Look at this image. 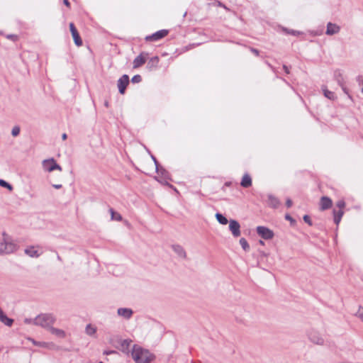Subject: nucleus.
I'll list each match as a JSON object with an SVG mask.
<instances>
[{
	"label": "nucleus",
	"instance_id": "f257e3e1",
	"mask_svg": "<svg viewBox=\"0 0 363 363\" xmlns=\"http://www.w3.org/2000/svg\"><path fill=\"white\" fill-rule=\"evenodd\" d=\"M131 355L136 363H150L155 358V355L149 350L138 345H133Z\"/></svg>",
	"mask_w": 363,
	"mask_h": 363
},
{
	"label": "nucleus",
	"instance_id": "f03ea898",
	"mask_svg": "<svg viewBox=\"0 0 363 363\" xmlns=\"http://www.w3.org/2000/svg\"><path fill=\"white\" fill-rule=\"evenodd\" d=\"M55 320L56 319L52 314L43 313L38 315L33 320V324L49 330L50 327H51L55 322Z\"/></svg>",
	"mask_w": 363,
	"mask_h": 363
},
{
	"label": "nucleus",
	"instance_id": "7ed1b4c3",
	"mask_svg": "<svg viewBox=\"0 0 363 363\" xmlns=\"http://www.w3.org/2000/svg\"><path fill=\"white\" fill-rule=\"evenodd\" d=\"M16 245L10 242L5 233L0 235V254H9L14 252Z\"/></svg>",
	"mask_w": 363,
	"mask_h": 363
},
{
	"label": "nucleus",
	"instance_id": "20e7f679",
	"mask_svg": "<svg viewBox=\"0 0 363 363\" xmlns=\"http://www.w3.org/2000/svg\"><path fill=\"white\" fill-rule=\"evenodd\" d=\"M307 336L309 340L315 345H323L325 343V339L320 333L316 330L311 329L307 333Z\"/></svg>",
	"mask_w": 363,
	"mask_h": 363
},
{
	"label": "nucleus",
	"instance_id": "39448f33",
	"mask_svg": "<svg viewBox=\"0 0 363 363\" xmlns=\"http://www.w3.org/2000/svg\"><path fill=\"white\" fill-rule=\"evenodd\" d=\"M256 231L257 233L264 240L272 239L274 236V232L265 226H257Z\"/></svg>",
	"mask_w": 363,
	"mask_h": 363
},
{
	"label": "nucleus",
	"instance_id": "423d86ee",
	"mask_svg": "<svg viewBox=\"0 0 363 363\" xmlns=\"http://www.w3.org/2000/svg\"><path fill=\"white\" fill-rule=\"evenodd\" d=\"M43 167L47 172H52L55 169L62 170V167L57 164L54 159L45 160L43 162Z\"/></svg>",
	"mask_w": 363,
	"mask_h": 363
},
{
	"label": "nucleus",
	"instance_id": "0eeeda50",
	"mask_svg": "<svg viewBox=\"0 0 363 363\" xmlns=\"http://www.w3.org/2000/svg\"><path fill=\"white\" fill-rule=\"evenodd\" d=\"M130 79L128 74H123L121 77H120L117 82V86L118 88V91L121 94H124L125 92V89L129 84Z\"/></svg>",
	"mask_w": 363,
	"mask_h": 363
},
{
	"label": "nucleus",
	"instance_id": "6e6552de",
	"mask_svg": "<svg viewBox=\"0 0 363 363\" xmlns=\"http://www.w3.org/2000/svg\"><path fill=\"white\" fill-rule=\"evenodd\" d=\"M147 57H148L147 52H141L138 56H137L133 60V67L134 69L140 67L142 65H143L146 62Z\"/></svg>",
	"mask_w": 363,
	"mask_h": 363
},
{
	"label": "nucleus",
	"instance_id": "1a4fd4ad",
	"mask_svg": "<svg viewBox=\"0 0 363 363\" xmlns=\"http://www.w3.org/2000/svg\"><path fill=\"white\" fill-rule=\"evenodd\" d=\"M229 229L235 238L239 237L241 234L240 225L235 220L231 219L229 220Z\"/></svg>",
	"mask_w": 363,
	"mask_h": 363
},
{
	"label": "nucleus",
	"instance_id": "9d476101",
	"mask_svg": "<svg viewBox=\"0 0 363 363\" xmlns=\"http://www.w3.org/2000/svg\"><path fill=\"white\" fill-rule=\"evenodd\" d=\"M168 33L169 32L167 30H164V29L160 30L155 32L152 35L146 36L145 40L147 41H157L158 40H160V39L164 38L168 34Z\"/></svg>",
	"mask_w": 363,
	"mask_h": 363
},
{
	"label": "nucleus",
	"instance_id": "9b49d317",
	"mask_svg": "<svg viewBox=\"0 0 363 363\" xmlns=\"http://www.w3.org/2000/svg\"><path fill=\"white\" fill-rule=\"evenodd\" d=\"M69 29L72 33V35L73 37L74 43L77 46H81L82 45V39L79 36V34L73 23H69Z\"/></svg>",
	"mask_w": 363,
	"mask_h": 363
},
{
	"label": "nucleus",
	"instance_id": "f8f14e48",
	"mask_svg": "<svg viewBox=\"0 0 363 363\" xmlns=\"http://www.w3.org/2000/svg\"><path fill=\"white\" fill-rule=\"evenodd\" d=\"M333 206V201L329 197L324 196L320 200V210L323 211L330 208Z\"/></svg>",
	"mask_w": 363,
	"mask_h": 363
},
{
	"label": "nucleus",
	"instance_id": "ddd939ff",
	"mask_svg": "<svg viewBox=\"0 0 363 363\" xmlns=\"http://www.w3.org/2000/svg\"><path fill=\"white\" fill-rule=\"evenodd\" d=\"M159 62H160L159 57L154 56V57H151L147 62L146 69L149 72L155 70L158 67Z\"/></svg>",
	"mask_w": 363,
	"mask_h": 363
},
{
	"label": "nucleus",
	"instance_id": "4468645a",
	"mask_svg": "<svg viewBox=\"0 0 363 363\" xmlns=\"http://www.w3.org/2000/svg\"><path fill=\"white\" fill-rule=\"evenodd\" d=\"M340 30V27L335 23H333L329 22L327 24V29L325 34L328 35H333L334 34L338 33Z\"/></svg>",
	"mask_w": 363,
	"mask_h": 363
},
{
	"label": "nucleus",
	"instance_id": "2eb2a0df",
	"mask_svg": "<svg viewBox=\"0 0 363 363\" xmlns=\"http://www.w3.org/2000/svg\"><path fill=\"white\" fill-rule=\"evenodd\" d=\"M131 342H132V340H128V339H125V340L118 339V342L120 344V346H121L120 350L123 352L128 353L129 347H130V345Z\"/></svg>",
	"mask_w": 363,
	"mask_h": 363
},
{
	"label": "nucleus",
	"instance_id": "dca6fc26",
	"mask_svg": "<svg viewBox=\"0 0 363 363\" xmlns=\"http://www.w3.org/2000/svg\"><path fill=\"white\" fill-rule=\"evenodd\" d=\"M117 313L118 315L122 316L125 319H130L133 312L130 308H120L118 309Z\"/></svg>",
	"mask_w": 363,
	"mask_h": 363
},
{
	"label": "nucleus",
	"instance_id": "f3484780",
	"mask_svg": "<svg viewBox=\"0 0 363 363\" xmlns=\"http://www.w3.org/2000/svg\"><path fill=\"white\" fill-rule=\"evenodd\" d=\"M25 253L30 257L37 258L40 257L41 252H39L38 250L34 246H30L25 249Z\"/></svg>",
	"mask_w": 363,
	"mask_h": 363
},
{
	"label": "nucleus",
	"instance_id": "a211bd4d",
	"mask_svg": "<svg viewBox=\"0 0 363 363\" xmlns=\"http://www.w3.org/2000/svg\"><path fill=\"white\" fill-rule=\"evenodd\" d=\"M48 330L52 335H55L58 338H65L66 337L65 332L62 329L56 328L51 326L50 327Z\"/></svg>",
	"mask_w": 363,
	"mask_h": 363
},
{
	"label": "nucleus",
	"instance_id": "6ab92c4d",
	"mask_svg": "<svg viewBox=\"0 0 363 363\" xmlns=\"http://www.w3.org/2000/svg\"><path fill=\"white\" fill-rule=\"evenodd\" d=\"M0 321L4 325L11 327L13 323V320L7 317L2 309L0 308Z\"/></svg>",
	"mask_w": 363,
	"mask_h": 363
},
{
	"label": "nucleus",
	"instance_id": "aec40b11",
	"mask_svg": "<svg viewBox=\"0 0 363 363\" xmlns=\"http://www.w3.org/2000/svg\"><path fill=\"white\" fill-rule=\"evenodd\" d=\"M172 250L175 253L177 254L178 256H179L182 258H186V253L184 250V247L179 245H173L172 246Z\"/></svg>",
	"mask_w": 363,
	"mask_h": 363
},
{
	"label": "nucleus",
	"instance_id": "412c9836",
	"mask_svg": "<svg viewBox=\"0 0 363 363\" xmlns=\"http://www.w3.org/2000/svg\"><path fill=\"white\" fill-rule=\"evenodd\" d=\"M333 213L334 217V223L336 225H338L342 219V216L344 215V211L342 209H339L337 211L333 209Z\"/></svg>",
	"mask_w": 363,
	"mask_h": 363
},
{
	"label": "nucleus",
	"instance_id": "4be33fe9",
	"mask_svg": "<svg viewBox=\"0 0 363 363\" xmlns=\"http://www.w3.org/2000/svg\"><path fill=\"white\" fill-rule=\"evenodd\" d=\"M240 185L244 188H248L252 186V179L248 174H244Z\"/></svg>",
	"mask_w": 363,
	"mask_h": 363
},
{
	"label": "nucleus",
	"instance_id": "5701e85b",
	"mask_svg": "<svg viewBox=\"0 0 363 363\" xmlns=\"http://www.w3.org/2000/svg\"><path fill=\"white\" fill-rule=\"evenodd\" d=\"M335 79L337 80L338 84L342 87L343 91L345 94H348L347 90L346 87L344 86V84H343V77H342V74L340 72H335Z\"/></svg>",
	"mask_w": 363,
	"mask_h": 363
},
{
	"label": "nucleus",
	"instance_id": "b1692460",
	"mask_svg": "<svg viewBox=\"0 0 363 363\" xmlns=\"http://www.w3.org/2000/svg\"><path fill=\"white\" fill-rule=\"evenodd\" d=\"M268 198H269V205L271 207H272L274 208H277L279 206L280 201L277 197H275L272 195H269Z\"/></svg>",
	"mask_w": 363,
	"mask_h": 363
},
{
	"label": "nucleus",
	"instance_id": "393cba45",
	"mask_svg": "<svg viewBox=\"0 0 363 363\" xmlns=\"http://www.w3.org/2000/svg\"><path fill=\"white\" fill-rule=\"evenodd\" d=\"M216 218L218 222L222 225H226L228 223H229V221L226 218V217L220 213H217L216 214Z\"/></svg>",
	"mask_w": 363,
	"mask_h": 363
},
{
	"label": "nucleus",
	"instance_id": "a878e982",
	"mask_svg": "<svg viewBox=\"0 0 363 363\" xmlns=\"http://www.w3.org/2000/svg\"><path fill=\"white\" fill-rule=\"evenodd\" d=\"M109 211H110L112 220H116L118 221L122 220V216L120 213L114 211V210L113 208H110Z\"/></svg>",
	"mask_w": 363,
	"mask_h": 363
},
{
	"label": "nucleus",
	"instance_id": "bb28decb",
	"mask_svg": "<svg viewBox=\"0 0 363 363\" xmlns=\"http://www.w3.org/2000/svg\"><path fill=\"white\" fill-rule=\"evenodd\" d=\"M240 244L242 247V248L245 251L248 252L250 249V245L247 241V240L244 238H242L240 239Z\"/></svg>",
	"mask_w": 363,
	"mask_h": 363
},
{
	"label": "nucleus",
	"instance_id": "cd10ccee",
	"mask_svg": "<svg viewBox=\"0 0 363 363\" xmlns=\"http://www.w3.org/2000/svg\"><path fill=\"white\" fill-rule=\"evenodd\" d=\"M323 94H324V96L330 99V100H335L336 99V96H335V94L334 92L333 91H330L329 90H328L327 89H323Z\"/></svg>",
	"mask_w": 363,
	"mask_h": 363
},
{
	"label": "nucleus",
	"instance_id": "c85d7f7f",
	"mask_svg": "<svg viewBox=\"0 0 363 363\" xmlns=\"http://www.w3.org/2000/svg\"><path fill=\"white\" fill-rule=\"evenodd\" d=\"M0 186L8 189L9 191L13 190V186L4 179H0Z\"/></svg>",
	"mask_w": 363,
	"mask_h": 363
},
{
	"label": "nucleus",
	"instance_id": "c756f323",
	"mask_svg": "<svg viewBox=\"0 0 363 363\" xmlns=\"http://www.w3.org/2000/svg\"><path fill=\"white\" fill-rule=\"evenodd\" d=\"M287 34H290V35H294V36H296V35H301L302 33L300 32V31H298V30H291V29H287V28H284V30Z\"/></svg>",
	"mask_w": 363,
	"mask_h": 363
},
{
	"label": "nucleus",
	"instance_id": "7c9ffc66",
	"mask_svg": "<svg viewBox=\"0 0 363 363\" xmlns=\"http://www.w3.org/2000/svg\"><path fill=\"white\" fill-rule=\"evenodd\" d=\"M131 82L133 84L140 83L142 82V77L140 74H135L132 77Z\"/></svg>",
	"mask_w": 363,
	"mask_h": 363
},
{
	"label": "nucleus",
	"instance_id": "2f4dec72",
	"mask_svg": "<svg viewBox=\"0 0 363 363\" xmlns=\"http://www.w3.org/2000/svg\"><path fill=\"white\" fill-rule=\"evenodd\" d=\"M20 130H21L20 127L18 125H16L11 130V135L13 137H16L19 135Z\"/></svg>",
	"mask_w": 363,
	"mask_h": 363
},
{
	"label": "nucleus",
	"instance_id": "473e14b6",
	"mask_svg": "<svg viewBox=\"0 0 363 363\" xmlns=\"http://www.w3.org/2000/svg\"><path fill=\"white\" fill-rule=\"evenodd\" d=\"M345 202L343 199H341V200H339L337 203H336V206L339 208V209H344V208L345 207Z\"/></svg>",
	"mask_w": 363,
	"mask_h": 363
},
{
	"label": "nucleus",
	"instance_id": "72a5a7b5",
	"mask_svg": "<svg viewBox=\"0 0 363 363\" xmlns=\"http://www.w3.org/2000/svg\"><path fill=\"white\" fill-rule=\"evenodd\" d=\"M285 219L290 221L291 225H294L296 223V220L294 219L289 214L285 215Z\"/></svg>",
	"mask_w": 363,
	"mask_h": 363
},
{
	"label": "nucleus",
	"instance_id": "f704fd0d",
	"mask_svg": "<svg viewBox=\"0 0 363 363\" xmlns=\"http://www.w3.org/2000/svg\"><path fill=\"white\" fill-rule=\"evenodd\" d=\"M303 219L309 225L311 226L313 225L312 220H311V218H310V216L308 215L303 216Z\"/></svg>",
	"mask_w": 363,
	"mask_h": 363
},
{
	"label": "nucleus",
	"instance_id": "c9c22d12",
	"mask_svg": "<svg viewBox=\"0 0 363 363\" xmlns=\"http://www.w3.org/2000/svg\"><path fill=\"white\" fill-rule=\"evenodd\" d=\"M155 164V167H156V171L157 173L160 172V169H159V162H157L156 157L153 155L151 156Z\"/></svg>",
	"mask_w": 363,
	"mask_h": 363
},
{
	"label": "nucleus",
	"instance_id": "e433bc0d",
	"mask_svg": "<svg viewBox=\"0 0 363 363\" xmlns=\"http://www.w3.org/2000/svg\"><path fill=\"white\" fill-rule=\"evenodd\" d=\"M6 38L9 39V40H11L13 41H16L18 38V35H16L9 34V35H6Z\"/></svg>",
	"mask_w": 363,
	"mask_h": 363
},
{
	"label": "nucleus",
	"instance_id": "4c0bfd02",
	"mask_svg": "<svg viewBox=\"0 0 363 363\" xmlns=\"http://www.w3.org/2000/svg\"><path fill=\"white\" fill-rule=\"evenodd\" d=\"M159 169L160 172L158 174H161L164 178H166L167 177L168 172L162 167H159Z\"/></svg>",
	"mask_w": 363,
	"mask_h": 363
},
{
	"label": "nucleus",
	"instance_id": "58836bf2",
	"mask_svg": "<svg viewBox=\"0 0 363 363\" xmlns=\"http://www.w3.org/2000/svg\"><path fill=\"white\" fill-rule=\"evenodd\" d=\"M357 82L359 83V86L363 84V77L362 75H359L357 77Z\"/></svg>",
	"mask_w": 363,
	"mask_h": 363
},
{
	"label": "nucleus",
	"instance_id": "ea45409f",
	"mask_svg": "<svg viewBox=\"0 0 363 363\" xmlns=\"http://www.w3.org/2000/svg\"><path fill=\"white\" fill-rule=\"evenodd\" d=\"M250 51L255 54L256 56H259V51L256 49V48H250Z\"/></svg>",
	"mask_w": 363,
	"mask_h": 363
},
{
	"label": "nucleus",
	"instance_id": "a19ab883",
	"mask_svg": "<svg viewBox=\"0 0 363 363\" xmlns=\"http://www.w3.org/2000/svg\"><path fill=\"white\" fill-rule=\"evenodd\" d=\"M118 354V352L115 350H105L104 351V354Z\"/></svg>",
	"mask_w": 363,
	"mask_h": 363
},
{
	"label": "nucleus",
	"instance_id": "79ce46f5",
	"mask_svg": "<svg viewBox=\"0 0 363 363\" xmlns=\"http://www.w3.org/2000/svg\"><path fill=\"white\" fill-rule=\"evenodd\" d=\"M292 204H293V202H292L291 199H287L286 201V206H287V208H291Z\"/></svg>",
	"mask_w": 363,
	"mask_h": 363
},
{
	"label": "nucleus",
	"instance_id": "37998d69",
	"mask_svg": "<svg viewBox=\"0 0 363 363\" xmlns=\"http://www.w3.org/2000/svg\"><path fill=\"white\" fill-rule=\"evenodd\" d=\"M357 315L359 316V318H361V320L363 321V308L362 309H360L358 313H357Z\"/></svg>",
	"mask_w": 363,
	"mask_h": 363
},
{
	"label": "nucleus",
	"instance_id": "c03bdc74",
	"mask_svg": "<svg viewBox=\"0 0 363 363\" xmlns=\"http://www.w3.org/2000/svg\"><path fill=\"white\" fill-rule=\"evenodd\" d=\"M86 332L89 335L91 334V323L87 324V325L86 327Z\"/></svg>",
	"mask_w": 363,
	"mask_h": 363
},
{
	"label": "nucleus",
	"instance_id": "a18cd8bd",
	"mask_svg": "<svg viewBox=\"0 0 363 363\" xmlns=\"http://www.w3.org/2000/svg\"><path fill=\"white\" fill-rule=\"evenodd\" d=\"M63 3H64V4H65L66 6H67L68 8H69V7H70V3L69 2V1H68V0H63Z\"/></svg>",
	"mask_w": 363,
	"mask_h": 363
},
{
	"label": "nucleus",
	"instance_id": "49530a36",
	"mask_svg": "<svg viewBox=\"0 0 363 363\" xmlns=\"http://www.w3.org/2000/svg\"><path fill=\"white\" fill-rule=\"evenodd\" d=\"M283 69L286 74H289V69L286 65H283Z\"/></svg>",
	"mask_w": 363,
	"mask_h": 363
},
{
	"label": "nucleus",
	"instance_id": "de8ad7c7",
	"mask_svg": "<svg viewBox=\"0 0 363 363\" xmlns=\"http://www.w3.org/2000/svg\"><path fill=\"white\" fill-rule=\"evenodd\" d=\"M25 323H28V324L33 323V320L26 318V319H25Z\"/></svg>",
	"mask_w": 363,
	"mask_h": 363
},
{
	"label": "nucleus",
	"instance_id": "09e8293b",
	"mask_svg": "<svg viewBox=\"0 0 363 363\" xmlns=\"http://www.w3.org/2000/svg\"><path fill=\"white\" fill-rule=\"evenodd\" d=\"M52 186L55 188V189H60L62 188V185L61 184H53Z\"/></svg>",
	"mask_w": 363,
	"mask_h": 363
},
{
	"label": "nucleus",
	"instance_id": "8fccbe9b",
	"mask_svg": "<svg viewBox=\"0 0 363 363\" xmlns=\"http://www.w3.org/2000/svg\"><path fill=\"white\" fill-rule=\"evenodd\" d=\"M33 343L35 345H38V346H43L45 343L44 342H36L35 341H33Z\"/></svg>",
	"mask_w": 363,
	"mask_h": 363
},
{
	"label": "nucleus",
	"instance_id": "3c124183",
	"mask_svg": "<svg viewBox=\"0 0 363 363\" xmlns=\"http://www.w3.org/2000/svg\"><path fill=\"white\" fill-rule=\"evenodd\" d=\"M67 134H66V133H63V134H62V140H66V139H67Z\"/></svg>",
	"mask_w": 363,
	"mask_h": 363
},
{
	"label": "nucleus",
	"instance_id": "603ef678",
	"mask_svg": "<svg viewBox=\"0 0 363 363\" xmlns=\"http://www.w3.org/2000/svg\"><path fill=\"white\" fill-rule=\"evenodd\" d=\"M91 330H92V335H94L96 331V328L92 326Z\"/></svg>",
	"mask_w": 363,
	"mask_h": 363
},
{
	"label": "nucleus",
	"instance_id": "864d4df0",
	"mask_svg": "<svg viewBox=\"0 0 363 363\" xmlns=\"http://www.w3.org/2000/svg\"><path fill=\"white\" fill-rule=\"evenodd\" d=\"M230 184H231V182H227L225 183L224 186H230Z\"/></svg>",
	"mask_w": 363,
	"mask_h": 363
},
{
	"label": "nucleus",
	"instance_id": "5fc2aeb1",
	"mask_svg": "<svg viewBox=\"0 0 363 363\" xmlns=\"http://www.w3.org/2000/svg\"><path fill=\"white\" fill-rule=\"evenodd\" d=\"M259 243L260 245H264V241H262V240H259Z\"/></svg>",
	"mask_w": 363,
	"mask_h": 363
},
{
	"label": "nucleus",
	"instance_id": "6e6d98bb",
	"mask_svg": "<svg viewBox=\"0 0 363 363\" xmlns=\"http://www.w3.org/2000/svg\"><path fill=\"white\" fill-rule=\"evenodd\" d=\"M57 259H58V260H60V261H61V260H62V259H61V257H60V255H57Z\"/></svg>",
	"mask_w": 363,
	"mask_h": 363
},
{
	"label": "nucleus",
	"instance_id": "4d7b16f0",
	"mask_svg": "<svg viewBox=\"0 0 363 363\" xmlns=\"http://www.w3.org/2000/svg\"><path fill=\"white\" fill-rule=\"evenodd\" d=\"M361 91L363 94V86L362 87Z\"/></svg>",
	"mask_w": 363,
	"mask_h": 363
},
{
	"label": "nucleus",
	"instance_id": "13d9d810",
	"mask_svg": "<svg viewBox=\"0 0 363 363\" xmlns=\"http://www.w3.org/2000/svg\"><path fill=\"white\" fill-rule=\"evenodd\" d=\"M99 363H103L102 362H99Z\"/></svg>",
	"mask_w": 363,
	"mask_h": 363
},
{
	"label": "nucleus",
	"instance_id": "bf43d9fd",
	"mask_svg": "<svg viewBox=\"0 0 363 363\" xmlns=\"http://www.w3.org/2000/svg\"><path fill=\"white\" fill-rule=\"evenodd\" d=\"M191 363H193V362H191Z\"/></svg>",
	"mask_w": 363,
	"mask_h": 363
}]
</instances>
